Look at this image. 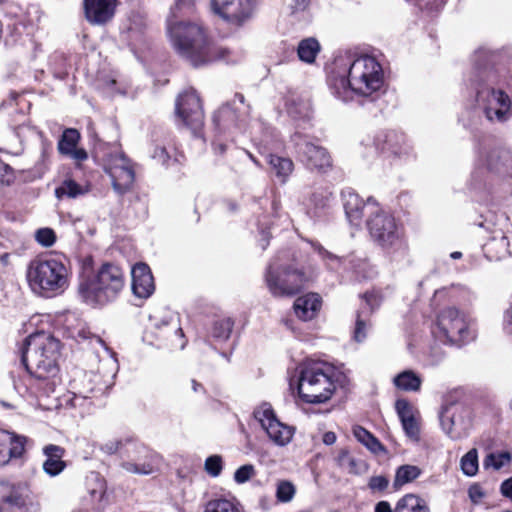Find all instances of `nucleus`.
I'll return each mask as SVG.
<instances>
[{
	"label": "nucleus",
	"mask_w": 512,
	"mask_h": 512,
	"mask_svg": "<svg viewBox=\"0 0 512 512\" xmlns=\"http://www.w3.org/2000/svg\"><path fill=\"white\" fill-rule=\"evenodd\" d=\"M36 241L43 247H51L56 242V234L51 228H40L35 233Z\"/></svg>",
	"instance_id": "obj_45"
},
{
	"label": "nucleus",
	"mask_w": 512,
	"mask_h": 512,
	"mask_svg": "<svg viewBox=\"0 0 512 512\" xmlns=\"http://www.w3.org/2000/svg\"><path fill=\"white\" fill-rule=\"evenodd\" d=\"M105 171L116 193L123 195L132 189L135 181L134 165L124 153H110L105 161Z\"/></svg>",
	"instance_id": "obj_11"
},
{
	"label": "nucleus",
	"mask_w": 512,
	"mask_h": 512,
	"mask_svg": "<svg viewBox=\"0 0 512 512\" xmlns=\"http://www.w3.org/2000/svg\"><path fill=\"white\" fill-rule=\"evenodd\" d=\"M205 470L212 477H217L222 471V458L218 455H212L205 461Z\"/></svg>",
	"instance_id": "obj_46"
},
{
	"label": "nucleus",
	"mask_w": 512,
	"mask_h": 512,
	"mask_svg": "<svg viewBox=\"0 0 512 512\" xmlns=\"http://www.w3.org/2000/svg\"><path fill=\"white\" fill-rule=\"evenodd\" d=\"M504 327L509 333H512V305L507 309L505 313Z\"/></svg>",
	"instance_id": "obj_58"
},
{
	"label": "nucleus",
	"mask_w": 512,
	"mask_h": 512,
	"mask_svg": "<svg viewBox=\"0 0 512 512\" xmlns=\"http://www.w3.org/2000/svg\"><path fill=\"white\" fill-rule=\"evenodd\" d=\"M154 336L159 341L174 344L176 340L183 337V332L179 324V320L175 315L156 322L154 328L147 333V336Z\"/></svg>",
	"instance_id": "obj_25"
},
{
	"label": "nucleus",
	"mask_w": 512,
	"mask_h": 512,
	"mask_svg": "<svg viewBox=\"0 0 512 512\" xmlns=\"http://www.w3.org/2000/svg\"><path fill=\"white\" fill-rule=\"evenodd\" d=\"M297 152L301 162L310 170L325 172L332 166V160L327 150L311 142L297 144Z\"/></svg>",
	"instance_id": "obj_17"
},
{
	"label": "nucleus",
	"mask_w": 512,
	"mask_h": 512,
	"mask_svg": "<svg viewBox=\"0 0 512 512\" xmlns=\"http://www.w3.org/2000/svg\"><path fill=\"white\" fill-rule=\"evenodd\" d=\"M394 386L405 392H417L422 385V378L413 370H404L393 378Z\"/></svg>",
	"instance_id": "obj_30"
},
{
	"label": "nucleus",
	"mask_w": 512,
	"mask_h": 512,
	"mask_svg": "<svg viewBox=\"0 0 512 512\" xmlns=\"http://www.w3.org/2000/svg\"><path fill=\"white\" fill-rule=\"evenodd\" d=\"M440 422L444 432L452 439L458 438V434L454 431V420L449 414L448 410H445L440 415Z\"/></svg>",
	"instance_id": "obj_47"
},
{
	"label": "nucleus",
	"mask_w": 512,
	"mask_h": 512,
	"mask_svg": "<svg viewBox=\"0 0 512 512\" xmlns=\"http://www.w3.org/2000/svg\"><path fill=\"white\" fill-rule=\"evenodd\" d=\"M469 497L473 503H478L484 496V492L479 485H472L469 488Z\"/></svg>",
	"instance_id": "obj_54"
},
{
	"label": "nucleus",
	"mask_w": 512,
	"mask_h": 512,
	"mask_svg": "<svg viewBox=\"0 0 512 512\" xmlns=\"http://www.w3.org/2000/svg\"><path fill=\"white\" fill-rule=\"evenodd\" d=\"M67 155L78 162H82L88 158L87 152L84 149L77 147L70 151Z\"/></svg>",
	"instance_id": "obj_56"
},
{
	"label": "nucleus",
	"mask_w": 512,
	"mask_h": 512,
	"mask_svg": "<svg viewBox=\"0 0 512 512\" xmlns=\"http://www.w3.org/2000/svg\"><path fill=\"white\" fill-rule=\"evenodd\" d=\"M255 475V468L251 464H246L239 467L234 473V480L239 483L247 482L251 477Z\"/></svg>",
	"instance_id": "obj_48"
},
{
	"label": "nucleus",
	"mask_w": 512,
	"mask_h": 512,
	"mask_svg": "<svg viewBox=\"0 0 512 512\" xmlns=\"http://www.w3.org/2000/svg\"><path fill=\"white\" fill-rule=\"evenodd\" d=\"M78 337L82 340H94L95 342L103 346L105 349H107L103 340L99 336L92 334L89 330H79Z\"/></svg>",
	"instance_id": "obj_53"
},
{
	"label": "nucleus",
	"mask_w": 512,
	"mask_h": 512,
	"mask_svg": "<svg viewBox=\"0 0 512 512\" xmlns=\"http://www.w3.org/2000/svg\"><path fill=\"white\" fill-rule=\"evenodd\" d=\"M124 287L123 271L116 265L104 264L86 286L84 297L99 304L113 300Z\"/></svg>",
	"instance_id": "obj_10"
},
{
	"label": "nucleus",
	"mask_w": 512,
	"mask_h": 512,
	"mask_svg": "<svg viewBox=\"0 0 512 512\" xmlns=\"http://www.w3.org/2000/svg\"><path fill=\"white\" fill-rule=\"evenodd\" d=\"M295 495V487L289 481H280L276 489V497L279 502H290Z\"/></svg>",
	"instance_id": "obj_44"
},
{
	"label": "nucleus",
	"mask_w": 512,
	"mask_h": 512,
	"mask_svg": "<svg viewBox=\"0 0 512 512\" xmlns=\"http://www.w3.org/2000/svg\"><path fill=\"white\" fill-rule=\"evenodd\" d=\"M254 417L260 423L269 439L278 446L287 445L293 437L292 427L282 423L271 404L264 402L254 410Z\"/></svg>",
	"instance_id": "obj_13"
},
{
	"label": "nucleus",
	"mask_w": 512,
	"mask_h": 512,
	"mask_svg": "<svg viewBox=\"0 0 512 512\" xmlns=\"http://www.w3.org/2000/svg\"><path fill=\"white\" fill-rule=\"evenodd\" d=\"M420 475V469L414 465L400 466L395 475L394 487L397 489L402 485L415 480Z\"/></svg>",
	"instance_id": "obj_37"
},
{
	"label": "nucleus",
	"mask_w": 512,
	"mask_h": 512,
	"mask_svg": "<svg viewBox=\"0 0 512 512\" xmlns=\"http://www.w3.org/2000/svg\"><path fill=\"white\" fill-rule=\"evenodd\" d=\"M485 165L494 176L503 180L512 179V149L496 147L489 150L485 156Z\"/></svg>",
	"instance_id": "obj_18"
},
{
	"label": "nucleus",
	"mask_w": 512,
	"mask_h": 512,
	"mask_svg": "<svg viewBox=\"0 0 512 512\" xmlns=\"http://www.w3.org/2000/svg\"><path fill=\"white\" fill-rule=\"evenodd\" d=\"M294 2V7L298 11L306 9V7L309 5V0H294Z\"/></svg>",
	"instance_id": "obj_62"
},
{
	"label": "nucleus",
	"mask_w": 512,
	"mask_h": 512,
	"mask_svg": "<svg viewBox=\"0 0 512 512\" xmlns=\"http://www.w3.org/2000/svg\"><path fill=\"white\" fill-rule=\"evenodd\" d=\"M132 291L141 299L149 298L154 290V279L149 266L145 263H137L131 270Z\"/></svg>",
	"instance_id": "obj_22"
},
{
	"label": "nucleus",
	"mask_w": 512,
	"mask_h": 512,
	"mask_svg": "<svg viewBox=\"0 0 512 512\" xmlns=\"http://www.w3.org/2000/svg\"><path fill=\"white\" fill-rule=\"evenodd\" d=\"M128 450L131 460L122 463V467L131 473L148 475L154 472L158 456L142 444H131Z\"/></svg>",
	"instance_id": "obj_16"
},
{
	"label": "nucleus",
	"mask_w": 512,
	"mask_h": 512,
	"mask_svg": "<svg viewBox=\"0 0 512 512\" xmlns=\"http://www.w3.org/2000/svg\"><path fill=\"white\" fill-rule=\"evenodd\" d=\"M176 114L183 124L191 130L196 131L202 127L204 114L195 90H186L178 96Z\"/></svg>",
	"instance_id": "obj_14"
},
{
	"label": "nucleus",
	"mask_w": 512,
	"mask_h": 512,
	"mask_svg": "<svg viewBox=\"0 0 512 512\" xmlns=\"http://www.w3.org/2000/svg\"><path fill=\"white\" fill-rule=\"evenodd\" d=\"M299 369V397L312 404L328 401L336 389L333 367L324 362L308 361Z\"/></svg>",
	"instance_id": "obj_7"
},
{
	"label": "nucleus",
	"mask_w": 512,
	"mask_h": 512,
	"mask_svg": "<svg viewBox=\"0 0 512 512\" xmlns=\"http://www.w3.org/2000/svg\"><path fill=\"white\" fill-rule=\"evenodd\" d=\"M511 460L512 453L509 451L492 452L486 456L483 465L485 468L500 470L502 467L510 464Z\"/></svg>",
	"instance_id": "obj_38"
},
{
	"label": "nucleus",
	"mask_w": 512,
	"mask_h": 512,
	"mask_svg": "<svg viewBox=\"0 0 512 512\" xmlns=\"http://www.w3.org/2000/svg\"><path fill=\"white\" fill-rule=\"evenodd\" d=\"M383 82V70L378 61L371 56H362L350 65L348 78L339 76L332 80L331 89L336 97L348 101L353 94L373 96L381 89Z\"/></svg>",
	"instance_id": "obj_2"
},
{
	"label": "nucleus",
	"mask_w": 512,
	"mask_h": 512,
	"mask_svg": "<svg viewBox=\"0 0 512 512\" xmlns=\"http://www.w3.org/2000/svg\"><path fill=\"white\" fill-rule=\"evenodd\" d=\"M80 134L76 129H66L58 143V150L61 154H68L77 147Z\"/></svg>",
	"instance_id": "obj_39"
},
{
	"label": "nucleus",
	"mask_w": 512,
	"mask_h": 512,
	"mask_svg": "<svg viewBox=\"0 0 512 512\" xmlns=\"http://www.w3.org/2000/svg\"><path fill=\"white\" fill-rule=\"evenodd\" d=\"M192 388L194 392H198L202 388V385L196 382L195 380H192Z\"/></svg>",
	"instance_id": "obj_64"
},
{
	"label": "nucleus",
	"mask_w": 512,
	"mask_h": 512,
	"mask_svg": "<svg viewBox=\"0 0 512 512\" xmlns=\"http://www.w3.org/2000/svg\"><path fill=\"white\" fill-rule=\"evenodd\" d=\"M237 118L236 111L232 110L230 103H227L215 113L213 120L217 126H221L222 124L235 123Z\"/></svg>",
	"instance_id": "obj_42"
},
{
	"label": "nucleus",
	"mask_w": 512,
	"mask_h": 512,
	"mask_svg": "<svg viewBox=\"0 0 512 512\" xmlns=\"http://www.w3.org/2000/svg\"><path fill=\"white\" fill-rule=\"evenodd\" d=\"M461 469L467 476H474L478 471V455L476 449H471L461 458Z\"/></svg>",
	"instance_id": "obj_41"
},
{
	"label": "nucleus",
	"mask_w": 512,
	"mask_h": 512,
	"mask_svg": "<svg viewBox=\"0 0 512 512\" xmlns=\"http://www.w3.org/2000/svg\"><path fill=\"white\" fill-rule=\"evenodd\" d=\"M83 5L87 21L93 25H102L113 18L116 0H84Z\"/></svg>",
	"instance_id": "obj_20"
},
{
	"label": "nucleus",
	"mask_w": 512,
	"mask_h": 512,
	"mask_svg": "<svg viewBox=\"0 0 512 512\" xmlns=\"http://www.w3.org/2000/svg\"><path fill=\"white\" fill-rule=\"evenodd\" d=\"M204 512H243L240 504L234 499L215 498L207 502Z\"/></svg>",
	"instance_id": "obj_34"
},
{
	"label": "nucleus",
	"mask_w": 512,
	"mask_h": 512,
	"mask_svg": "<svg viewBox=\"0 0 512 512\" xmlns=\"http://www.w3.org/2000/svg\"><path fill=\"white\" fill-rule=\"evenodd\" d=\"M295 255L284 252L267 270L266 283L275 297L293 296L304 288L312 275L295 263Z\"/></svg>",
	"instance_id": "obj_6"
},
{
	"label": "nucleus",
	"mask_w": 512,
	"mask_h": 512,
	"mask_svg": "<svg viewBox=\"0 0 512 512\" xmlns=\"http://www.w3.org/2000/svg\"><path fill=\"white\" fill-rule=\"evenodd\" d=\"M389 484V480L387 477L379 475L371 477L368 483L369 488L372 491H384Z\"/></svg>",
	"instance_id": "obj_50"
},
{
	"label": "nucleus",
	"mask_w": 512,
	"mask_h": 512,
	"mask_svg": "<svg viewBox=\"0 0 512 512\" xmlns=\"http://www.w3.org/2000/svg\"><path fill=\"white\" fill-rule=\"evenodd\" d=\"M25 442L24 436L0 429V466L7 465L11 459L20 458L25 451Z\"/></svg>",
	"instance_id": "obj_21"
},
{
	"label": "nucleus",
	"mask_w": 512,
	"mask_h": 512,
	"mask_svg": "<svg viewBox=\"0 0 512 512\" xmlns=\"http://www.w3.org/2000/svg\"><path fill=\"white\" fill-rule=\"evenodd\" d=\"M314 250L321 256V258L326 261L327 266L330 269H337L345 260L341 257H338L331 252L327 251L320 244H313Z\"/></svg>",
	"instance_id": "obj_43"
},
{
	"label": "nucleus",
	"mask_w": 512,
	"mask_h": 512,
	"mask_svg": "<svg viewBox=\"0 0 512 512\" xmlns=\"http://www.w3.org/2000/svg\"><path fill=\"white\" fill-rule=\"evenodd\" d=\"M152 157L160 163L165 164L169 160V154L164 147H156Z\"/></svg>",
	"instance_id": "obj_55"
},
{
	"label": "nucleus",
	"mask_w": 512,
	"mask_h": 512,
	"mask_svg": "<svg viewBox=\"0 0 512 512\" xmlns=\"http://www.w3.org/2000/svg\"><path fill=\"white\" fill-rule=\"evenodd\" d=\"M378 305V300L375 294L366 293L363 296V302L357 312L356 324L354 329V339L357 342H362L367 337V332L370 327L369 317Z\"/></svg>",
	"instance_id": "obj_24"
},
{
	"label": "nucleus",
	"mask_w": 512,
	"mask_h": 512,
	"mask_svg": "<svg viewBox=\"0 0 512 512\" xmlns=\"http://www.w3.org/2000/svg\"><path fill=\"white\" fill-rule=\"evenodd\" d=\"M233 322L229 318L216 320L211 328V336L217 341H226L232 332Z\"/></svg>",
	"instance_id": "obj_40"
},
{
	"label": "nucleus",
	"mask_w": 512,
	"mask_h": 512,
	"mask_svg": "<svg viewBox=\"0 0 512 512\" xmlns=\"http://www.w3.org/2000/svg\"><path fill=\"white\" fill-rule=\"evenodd\" d=\"M343 199L346 216L350 223L356 226L360 225L364 210H368L371 215L373 209L378 207V204L374 200L368 199L367 203H365L358 194L352 191L344 193Z\"/></svg>",
	"instance_id": "obj_23"
},
{
	"label": "nucleus",
	"mask_w": 512,
	"mask_h": 512,
	"mask_svg": "<svg viewBox=\"0 0 512 512\" xmlns=\"http://www.w3.org/2000/svg\"><path fill=\"white\" fill-rule=\"evenodd\" d=\"M0 499L8 507H14L23 512H38L40 510L36 495L25 482L0 481Z\"/></svg>",
	"instance_id": "obj_12"
},
{
	"label": "nucleus",
	"mask_w": 512,
	"mask_h": 512,
	"mask_svg": "<svg viewBox=\"0 0 512 512\" xmlns=\"http://www.w3.org/2000/svg\"><path fill=\"white\" fill-rule=\"evenodd\" d=\"M59 350L60 342L57 339L45 332H38L26 339L22 362L35 378L50 379L58 373Z\"/></svg>",
	"instance_id": "obj_4"
},
{
	"label": "nucleus",
	"mask_w": 512,
	"mask_h": 512,
	"mask_svg": "<svg viewBox=\"0 0 512 512\" xmlns=\"http://www.w3.org/2000/svg\"><path fill=\"white\" fill-rule=\"evenodd\" d=\"M336 434L332 431H328L323 435V442L326 445H332L336 442Z\"/></svg>",
	"instance_id": "obj_60"
},
{
	"label": "nucleus",
	"mask_w": 512,
	"mask_h": 512,
	"mask_svg": "<svg viewBox=\"0 0 512 512\" xmlns=\"http://www.w3.org/2000/svg\"><path fill=\"white\" fill-rule=\"evenodd\" d=\"M319 51L320 44L315 38L302 40L297 49L299 58L306 63L314 62Z\"/></svg>",
	"instance_id": "obj_35"
},
{
	"label": "nucleus",
	"mask_w": 512,
	"mask_h": 512,
	"mask_svg": "<svg viewBox=\"0 0 512 512\" xmlns=\"http://www.w3.org/2000/svg\"><path fill=\"white\" fill-rule=\"evenodd\" d=\"M446 0H420L421 9L429 13L439 12L445 5Z\"/></svg>",
	"instance_id": "obj_49"
},
{
	"label": "nucleus",
	"mask_w": 512,
	"mask_h": 512,
	"mask_svg": "<svg viewBox=\"0 0 512 512\" xmlns=\"http://www.w3.org/2000/svg\"><path fill=\"white\" fill-rule=\"evenodd\" d=\"M500 491L504 497L512 500V478H509L502 482Z\"/></svg>",
	"instance_id": "obj_57"
},
{
	"label": "nucleus",
	"mask_w": 512,
	"mask_h": 512,
	"mask_svg": "<svg viewBox=\"0 0 512 512\" xmlns=\"http://www.w3.org/2000/svg\"><path fill=\"white\" fill-rule=\"evenodd\" d=\"M198 0H174L173 12L192 11Z\"/></svg>",
	"instance_id": "obj_51"
},
{
	"label": "nucleus",
	"mask_w": 512,
	"mask_h": 512,
	"mask_svg": "<svg viewBox=\"0 0 512 512\" xmlns=\"http://www.w3.org/2000/svg\"><path fill=\"white\" fill-rule=\"evenodd\" d=\"M485 255L490 260H501L509 254V241L501 234L492 237L483 247Z\"/></svg>",
	"instance_id": "obj_29"
},
{
	"label": "nucleus",
	"mask_w": 512,
	"mask_h": 512,
	"mask_svg": "<svg viewBox=\"0 0 512 512\" xmlns=\"http://www.w3.org/2000/svg\"><path fill=\"white\" fill-rule=\"evenodd\" d=\"M43 452L46 456V460L43 463V470L50 476H57L60 474L66 464L62 460L64 455V449L57 445H47L44 447Z\"/></svg>",
	"instance_id": "obj_27"
},
{
	"label": "nucleus",
	"mask_w": 512,
	"mask_h": 512,
	"mask_svg": "<svg viewBox=\"0 0 512 512\" xmlns=\"http://www.w3.org/2000/svg\"><path fill=\"white\" fill-rule=\"evenodd\" d=\"M236 102H239L241 105H244L245 104L244 95L240 94V93H236L234 96L233 104H235Z\"/></svg>",
	"instance_id": "obj_63"
},
{
	"label": "nucleus",
	"mask_w": 512,
	"mask_h": 512,
	"mask_svg": "<svg viewBox=\"0 0 512 512\" xmlns=\"http://www.w3.org/2000/svg\"><path fill=\"white\" fill-rule=\"evenodd\" d=\"M121 446H122L121 440L112 439V440H108L107 442L102 444L100 449L104 453L111 455V454L116 453L121 448Z\"/></svg>",
	"instance_id": "obj_52"
},
{
	"label": "nucleus",
	"mask_w": 512,
	"mask_h": 512,
	"mask_svg": "<svg viewBox=\"0 0 512 512\" xmlns=\"http://www.w3.org/2000/svg\"><path fill=\"white\" fill-rule=\"evenodd\" d=\"M268 163L275 175L284 181L293 170V162L284 157L276 155L268 156Z\"/></svg>",
	"instance_id": "obj_36"
},
{
	"label": "nucleus",
	"mask_w": 512,
	"mask_h": 512,
	"mask_svg": "<svg viewBox=\"0 0 512 512\" xmlns=\"http://www.w3.org/2000/svg\"><path fill=\"white\" fill-rule=\"evenodd\" d=\"M320 307L321 298L316 293H308L298 297L293 306L296 316L303 321L313 319L320 310Z\"/></svg>",
	"instance_id": "obj_26"
},
{
	"label": "nucleus",
	"mask_w": 512,
	"mask_h": 512,
	"mask_svg": "<svg viewBox=\"0 0 512 512\" xmlns=\"http://www.w3.org/2000/svg\"><path fill=\"white\" fill-rule=\"evenodd\" d=\"M338 461L341 465H344L345 461H347L351 466L355 464L354 459L349 457L348 451L342 450L338 456Z\"/></svg>",
	"instance_id": "obj_59"
},
{
	"label": "nucleus",
	"mask_w": 512,
	"mask_h": 512,
	"mask_svg": "<svg viewBox=\"0 0 512 512\" xmlns=\"http://www.w3.org/2000/svg\"><path fill=\"white\" fill-rule=\"evenodd\" d=\"M376 146L383 153H391L396 156L408 153L404 137L394 132L378 136L376 139Z\"/></svg>",
	"instance_id": "obj_28"
},
{
	"label": "nucleus",
	"mask_w": 512,
	"mask_h": 512,
	"mask_svg": "<svg viewBox=\"0 0 512 512\" xmlns=\"http://www.w3.org/2000/svg\"><path fill=\"white\" fill-rule=\"evenodd\" d=\"M90 190L88 184H79L75 182L73 179H65L60 186L55 189V195L57 198H77L79 196L85 195Z\"/></svg>",
	"instance_id": "obj_32"
},
{
	"label": "nucleus",
	"mask_w": 512,
	"mask_h": 512,
	"mask_svg": "<svg viewBox=\"0 0 512 512\" xmlns=\"http://www.w3.org/2000/svg\"><path fill=\"white\" fill-rule=\"evenodd\" d=\"M354 437L374 454L385 453L386 449L381 442L364 427L355 425L352 429Z\"/></svg>",
	"instance_id": "obj_31"
},
{
	"label": "nucleus",
	"mask_w": 512,
	"mask_h": 512,
	"mask_svg": "<svg viewBox=\"0 0 512 512\" xmlns=\"http://www.w3.org/2000/svg\"><path fill=\"white\" fill-rule=\"evenodd\" d=\"M395 409L400 419L405 435L412 441L420 440V423L418 411L405 399H398L395 402Z\"/></svg>",
	"instance_id": "obj_19"
},
{
	"label": "nucleus",
	"mask_w": 512,
	"mask_h": 512,
	"mask_svg": "<svg viewBox=\"0 0 512 512\" xmlns=\"http://www.w3.org/2000/svg\"><path fill=\"white\" fill-rule=\"evenodd\" d=\"M212 10L224 20L241 24L253 12V0H211Z\"/></svg>",
	"instance_id": "obj_15"
},
{
	"label": "nucleus",
	"mask_w": 512,
	"mask_h": 512,
	"mask_svg": "<svg viewBox=\"0 0 512 512\" xmlns=\"http://www.w3.org/2000/svg\"><path fill=\"white\" fill-rule=\"evenodd\" d=\"M495 80L496 75L491 70L477 73L473 79L476 102L487 120L503 123L512 116L511 100L503 90L494 87Z\"/></svg>",
	"instance_id": "obj_8"
},
{
	"label": "nucleus",
	"mask_w": 512,
	"mask_h": 512,
	"mask_svg": "<svg viewBox=\"0 0 512 512\" xmlns=\"http://www.w3.org/2000/svg\"><path fill=\"white\" fill-rule=\"evenodd\" d=\"M167 32L176 53L195 67L223 57V51L214 45L205 29L197 23L175 22L168 26Z\"/></svg>",
	"instance_id": "obj_1"
},
{
	"label": "nucleus",
	"mask_w": 512,
	"mask_h": 512,
	"mask_svg": "<svg viewBox=\"0 0 512 512\" xmlns=\"http://www.w3.org/2000/svg\"><path fill=\"white\" fill-rule=\"evenodd\" d=\"M435 335L444 343L462 345L476 337L473 320L456 307L442 309L436 320Z\"/></svg>",
	"instance_id": "obj_9"
},
{
	"label": "nucleus",
	"mask_w": 512,
	"mask_h": 512,
	"mask_svg": "<svg viewBox=\"0 0 512 512\" xmlns=\"http://www.w3.org/2000/svg\"><path fill=\"white\" fill-rule=\"evenodd\" d=\"M69 268L63 256L45 254L31 260L26 269L32 292L43 298L62 294L69 286Z\"/></svg>",
	"instance_id": "obj_3"
},
{
	"label": "nucleus",
	"mask_w": 512,
	"mask_h": 512,
	"mask_svg": "<svg viewBox=\"0 0 512 512\" xmlns=\"http://www.w3.org/2000/svg\"><path fill=\"white\" fill-rule=\"evenodd\" d=\"M394 512H430V510L420 497L407 494L398 500Z\"/></svg>",
	"instance_id": "obj_33"
},
{
	"label": "nucleus",
	"mask_w": 512,
	"mask_h": 512,
	"mask_svg": "<svg viewBox=\"0 0 512 512\" xmlns=\"http://www.w3.org/2000/svg\"><path fill=\"white\" fill-rule=\"evenodd\" d=\"M371 239L381 247L391 261H401L408 255V246L402 228L395 218L375 207L367 220Z\"/></svg>",
	"instance_id": "obj_5"
},
{
	"label": "nucleus",
	"mask_w": 512,
	"mask_h": 512,
	"mask_svg": "<svg viewBox=\"0 0 512 512\" xmlns=\"http://www.w3.org/2000/svg\"><path fill=\"white\" fill-rule=\"evenodd\" d=\"M375 512H394V511L391 509V506L388 502L380 501L375 507Z\"/></svg>",
	"instance_id": "obj_61"
}]
</instances>
